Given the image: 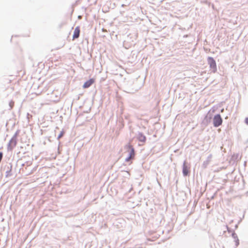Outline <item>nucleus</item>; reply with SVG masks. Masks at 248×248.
<instances>
[{
  "label": "nucleus",
  "mask_w": 248,
  "mask_h": 248,
  "mask_svg": "<svg viewBox=\"0 0 248 248\" xmlns=\"http://www.w3.org/2000/svg\"><path fill=\"white\" fill-rule=\"evenodd\" d=\"M245 123L248 125V117L246 118Z\"/></svg>",
  "instance_id": "nucleus-11"
},
{
  "label": "nucleus",
  "mask_w": 248,
  "mask_h": 248,
  "mask_svg": "<svg viewBox=\"0 0 248 248\" xmlns=\"http://www.w3.org/2000/svg\"><path fill=\"white\" fill-rule=\"evenodd\" d=\"M80 27L79 26H77L74 31L73 35V40H75V39L78 38L80 34Z\"/></svg>",
  "instance_id": "nucleus-4"
},
{
  "label": "nucleus",
  "mask_w": 248,
  "mask_h": 248,
  "mask_svg": "<svg viewBox=\"0 0 248 248\" xmlns=\"http://www.w3.org/2000/svg\"><path fill=\"white\" fill-rule=\"evenodd\" d=\"M63 135V132H61V133L60 134V135L58 136V139H60L61 137H62Z\"/></svg>",
  "instance_id": "nucleus-10"
},
{
  "label": "nucleus",
  "mask_w": 248,
  "mask_h": 248,
  "mask_svg": "<svg viewBox=\"0 0 248 248\" xmlns=\"http://www.w3.org/2000/svg\"><path fill=\"white\" fill-rule=\"evenodd\" d=\"M234 239H235V240H234V241H235V245L237 246H238V244H239V240H238V238H234Z\"/></svg>",
  "instance_id": "nucleus-9"
},
{
  "label": "nucleus",
  "mask_w": 248,
  "mask_h": 248,
  "mask_svg": "<svg viewBox=\"0 0 248 248\" xmlns=\"http://www.w3.org/2000/svg\"><path fill=\"white\" fill-rule=\"evenodd\" d=\"M189 168L186 165V163L183 164V173L185 176H186L189 173Z\"/></svg>",
  "instance_id": "nucleus-7"
},
{
  "label": "nucleus",
  "mask_w": 248,
  "mask_h": 248,
  "mask_svg": "<svg viewBox=\"0 0 248 248\" xmlns=\"http://www.w3.org/2000/svg\"><path fill=\"white\" fill-rule=\"evenodd\" d=\"M222 123V119L219 114L216 115L213 118V124L215 127H218Z\"/></svg>",
  "instance_id": "nucleus-1"
},
{
  "label": "nucleus",
  "mask_w": 248,
  "mask_h": 248,
  "mask_svg": "<svg viewBox=\"0 0 248 248\" xmlns=\"http://www.w3.org/2000/svg\"><path fill=\"white\" fill-rule=\"evenodd\" d=\"M94 82V79L93 78H91L89 80L86 81L83 85V88L84 89L88 88L90 87L93 83Z\"/></svg>",
  "instance_id": "nucleus-5"
},
{
  "label": "nucleus",
  "mask_w": 248,
  "mask_h": 248,
  "mask_svg": "<svg viewBox=\"0 0 248 248\" xmlns=\"http://www.w3.org/2000/svg\"><path fill=\"white\" fill-rule=\"evenodd\" d=\"M17 141L16 138H12L7 146V149L9 151H12L16 145Z\"/></svg>",
  "instance_id": "nucleus-2"
},
{
  "label": "nucleus",
  "mask_w": 248,
  "mask_h": 248,
  "mask_svg": "<svg viewBox=\"0 0 248 248\" xmlns=\"http://www.w3.org/2000/svg\"><path fill=\"white\" fill-rule=\"evenodd\" d=\"M129 147L131 149V152L130 153L129 156L125 159L126 161H129L131 159H133L135 156L134 149L131 145H129Z\"/></svg>",
  "instance_id": "nucleus-6"
},
{
  "label": "nucleus",
  "mask_w": 248,
  "mask_h": 248,
  "mask_svg": "<svg viewBox=\"0 0 248 248\" xmlns=\"http://www.w3.org/2000/svg\"><path fill=\"white\" fill-rule=\"evenodd\" d=\"M208 63L209 64L210 68L213 69L214 72H215L217 71V65L214 59L212 57H208Z\"/></svg>",
  "instance_id": "nucleus-3"
},
{
  "label": "nucleus",
  "mask_w": 248,
  "mask_h": 248,
  "mask_svg": "<svg viewBox=\"0 0 248 248\" xmlns=\"http://www.w3.org/2000/svg\"><path fill=\"white\" fill-rule=\"evenodd\" d=\"M138 140L141 142H144L146 141V138L145 136L142 134H140L138 137Z\"/></svg>",
  "instance_id": "nucleus-8"
}]
</instances>
